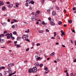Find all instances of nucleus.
<instances>
[{
  "instance_id": "nucleus-1",
  "label": "nucleus",
  "mask_w": 76,
  "mask_h": 76,
  "mask_svg": "<svg viewBox=\"0 0 76 76\" xmlns=\"http://www.w3.org/2000/svg\"><path fill=\"white\" fill-rule=\"evenodd\" d=\"M14 65V64L13 63H10L8 65V66L7 67V69H8L9 70L8 71V73L9 74L11 73H12V72L11 70V67Z\"/></svg>"
},
{
  "instance_id": "nucleus-2",
  "label": "nucleus",
  "mask_w": 76,
  "mask_h": 76,
  "mask_svg": "<svg viewBox=\"0 0 76 76\" xmlns=\"http://www.w3.org/2000/svg\"><path fill=\"white\" fill-rule=\"evenodd\" d=\"M28 35H23L22 38L24 41H26L28 42H30V40L28 39Z\"/></svg>"
},
{
  "instance_id": "nucleus-3",
  "label": "nucleus",
  "mask_w": 76,
  "mask_h": 76,
  "mask_svg": "<svg viewBox=\"0 0 76 76\" xmlns=\"http://www.w3.org/2000/svg\"><path fill=\"white\" fill-rule=\"evenodd\" d=\"M37 71V68L36 67H34L32 69V72L33 73H35Z\"/></svg>"
},
{
  "instance_id": "nucleus-4",
  "label": "nucleus",
  "mask_w": 76,
  "mask_h": 76,
  "mask_svg": "<svg viewBox=\"0 0 76 76\" xmlns=\"http://www.w3.org/2000/svg\"><path fill=\"white\" fill-rule=\"evenodd\" d=\"M5 42V41L4 40V39H0V43H1V44L3 43H4V42Z\"/></svg>"
},
{
  "instance_id": "nucleus-5",
  "label": "nucleus",
  "mask_w": 76,
  "mask_h": 76,
  "mask_svg": "<svg viewBox=\"0 0 76 76\" xmlns=\"http://www.w3.org/2000/svg\"><path fill=\"white\" fill-rule=\"evenodd\" d=\"M31 20H37V19L36 18L35 16H33L32 17H31Z\"/></svg>"
},
{
  "instance_id": "nucleus-6",
  "label": "nucleus",
  "mask_w": 76,
  "mask_h": 76,
  "mask_svg": "<svg viewBox=\"0 0 76 76\" xmlns=\"http://www.w3.org/2000/svg\"><path fill=\"white\" fill-rule=\"evenodd\" d=\"M35 58L37 60H39L40 59V57H38L37 56H35Z\"/></svg>"
},
{
  "instance_id": "nucleus-7",
  "label": "nucleus",
  "mask_w": 76,
  "mask_h": 76,
  "mask_svg": "<svg viewBox=\"0 0 76 76\" xmlns=\"http://www.w3.org/2000/svg\"><path fill=\"white\" fill-rule=\"evenodd\" d=\"M17 27V25H15L12 26V28L13 29H16Z\"/></svg>"
},
{
  "instance_id": "nucleus-8",
  "label": "nucleus",
  "mask_w": 76,
  "mask_h": 76,
  "mask_svg": "<svg viewBox=\"0 0 76 76\" xmlns=\"http://www.w3.org/2000/svg\"><path fill=\"white\" fill-rule=\"evenodd\" d=\"M10 35V34H6V35L7 36V39H9V38H10V36H9Z\"/></svg>"
},
{
  "instance_id": "nucleus-9",
  "label": "nucleus",
  "mask_w": 76,
  "mask_h": 76,
  "mask_svg": "<svg viewBox=\"0 0 76 76\" xmlns=\"http://www.w3.org/2000/svg\"><path fill=\"white\" fill-rule=\"evenodd\" d=\"M34 65L35 66H39V63H38V62H36V63H35L34 64Z\"/></svg>"
},
{
  "instance_id": "nucleus-10",
  "label": "nucleus",
  "mask_w": 76,
  "mask_h": 76,
  "mask_svg": "<svg viewBox=\"0 0 76 76\" xmlns=\"http://www.w3.org/2000/svg\"><path fill=\"white\" fill-rule=\"evenodd\" d=\"M32 72V69H31V68L29 69L28 72L30 73H31Z\"/></svg>"
},
{
  "instance_id": "nucleus-11",
  "label": "nucleus",
  "mask_w": 76,
  "mask_h": 76,
  "mask_svg": "<svg viewBox=\"0 0 76 76\" xmlns=\"http://www.w3.org/2000/svg\"><path fill=\"white\" fill-rule=\"evenodd\" d=\"M1 24H2L4 26H5L7 25V23L6 22H4V23H1Z\"/></svg>"
},
{
  "instance_id": "nucleus-12",
  "label": "nucleus",
  "mask_w": 76,
  "mask_h": 76,
  "mask_svg": "<svg viewBox=\"0 0 76 76\" xmlns=\"http://www.w3.org/2000/svg\"><path fill=\"white\" fill-rule=\"evenodd\" d=\"M52 14L53 15V16H55L56 15V12H55V11H53L52 12Z\"/></svg>"
},
{
  "instance_id": "nucleus-13",
  "label": "nucleus",
  "mask_w": 76,
  "mask_h": 76,
  "mask_svg": "<svg viewBox=\"0 0 76 76\" xmlns=\"http://www.w3.org/2000/svg\"><path fill=\"white\" fill-rule=\"evenodd\" d=\"M49 72V70L48 69H48H47L46 70V71H45V74H47V73H48Z\"/></svg>"
},
{
  "instance_id": "nucleus-14",
  "label": "nucleus",
  "mask_w": 76,
  "mask_h": 76,
  "mask_svg": "<svg viewBox=\"0 0 76 76\" xmlns=\"http://www.w3.org/2000/svg\"><path fill=\"white\" fill-rule=\"evenodd\" d=\"M13 7V4H10V5H7V7Z\"/></svg>"
},
{
  "instance_id": "nucleus-15",
  "label": "nucleus",
  "mask_w": 76,
  "mask_h": 76,
  "mask_svg": "<svg viewBox=\"0 0 76 76\" xmlns=\"http://www.w3.org/2000/svg\"><path fill=\"white\" fill-rule=\"evenodd\" d=\"M26 3L25 4V6H26V7H28L29 6V4H28V1L27 2V0L26 1Z\"/></svg>"
},
{
  "instance_id": "nucleus-16",
  "label": "nucleus",
  "mask_w": 76,
  "mask_h": 76,
  "mask_svg": "<svg viewBox=\"0 0 76 76\" xmlns=\"http://www.w3.org/2000/svg\"><path fill=\"white\" fill-rule=\"evenodd\" d=\"M55 54V52H53L50 55L51 56H54Z\"/></svg>"
},
{
  "instance_id": "nucleus-17",
  "label": "nucleus",
  "mask_w": 76,
  "mask_h": 76,
  "mask_svg": "<svg viewBox=\"0 0 76 76\" xmlns=\"http://www.w3.org/2000/svg\"><path fill=\"white\" fill-rule=\"evenodd\" d=\"M30 3L32 4H34V1L33 0H31V1H30Z\"/></svg>"
},
{
  "instance_id": "nucleus-18",
  "label": "nucleus",
  "mask_w": 76,
  "mask_h": 76,
  "mask_svg": "<svg viewBox=\"0 0 76 76\" xmlns=\"http://www.w3.org/2000/svg\"><path fill=\"white\" fill-rule=\"evenodd\" d=\"M51 25L54 26V25H55V23H54L53 22H51Z\"/></svg>"
},
{
  "instance_id": "nucleus-19",
  "label": "nucleus",
  "mask_w": 76,
  "mask_h": 76,
  "mask_svg": "<svg viewBox=\"0 0 76 76\" xmlns=\"http://www.w3.org/2000/svg\"><path fill=\"white\" fill-rule=\"evenodd\" d=\"M0 4L1 5V6H3L4 4V3L1 1H0Z\"/></svg>"
},
{
  "instance_id": "nucleus-20",
  "label": "nucleus",
  "mask_w": 76,
  "mask_h": 76,
  "mask_svg": "<svg viewBox=\"0 0 76 76\" xmlns=\"http://www.w3.org/2000/svg\"><path fill=\"white\" fill-rule=\"evenodd\" d=\"M27 2H28V4H30L31 3V0H27Z\"/></svg>"
},
{
  "instance_id": "nucleus-21",
  "label": "nucleus",
  "mask_w": 76,
  "mask_h": 76,
  "mask_svg": "<svg viewBox=\"0 0 76 76\" xmlns=\"http://www.w3.org/2000/svg\"><path fill=\"white\" fill-rule=\"evenodd\" d=\"M62 22H61V21H60L58 23V25H61V24H62Z\"/></svg>"
},
{
  "instance_id": "nucleus-22",
  "label": "nucleus",
  "mask_w": 76,
  "mask_h": 76,
  "mask_svg": "<svg viewBox=\"0 0 76 76\" xmlns=\"http://www.w3.org/2000/svg\"><path fill=\"white\" fill-rule=\"evenodd\" d=\"M5 9L6 7L5 6H4V7H2V10H5Z\"/></svg>"
},
{
  "instance_id": "nucleus-23",
  "label": "nucleus",
  "mask_w": 76,
  "mask_h": 76,
  "mask_svg": "<svg viewBox=\"0 0 76 76\" xmlns=\"http://www.w3.org/2000/svg\"><path fill=\"white\" fill-rule=\"evenodd\" d=\"M65 35V32H63V33L61 34V35L62 37L63 36V35Z\"/></svg>"
},
{
  "instance_id": "nucleus-24",
  "label": "nucleus",
  "mask_w": 76,
  "mask_h": 76,
  "mask_svg": "<svg viewBox=\"0 0 76 76\" xmlns=\"http://www.w3.org/2000/svg\"><path fill=\"white\" fill-rule=\"evenodd\" d=\"M17 33V32L16 31H15L13 32V34H14V35H16Z\"/></svg>"
},
{
  "instance_id": "nucleus-25",
  "label": "nucleus",
  "mask_w": 76,
  "mask_h": 76,
  "mask_svg": "<svg viewBox=\"0 0 76 76\" xmlns=\"http://www.w3.org/2000/svg\"><path fill=\"white\" fill-rule=\"evenodd\" d=\"M43 31L42 30H39V33H42L43 32Z\"/></svg>"
},
{
  "instance_id": "nucleus-26",
  "label": "nucleus",
  "mask_w": 76,
  "mask_h": 76,
  "mask_svg": "<svg viewBox=\"0 0 76 76\" xmlns=\"http://www.w3.org/2000/svg\"><path fill=\"white\" fill-rule=\"evenodd\" d=\"M15 4L16 7H18V5H19V3H16Z\"/></svg>"
},
{
  "instance_id": "nucleus-27",
  "label": "nucleus",
  "mask_w": 76,
  "mask_h": 76,
  "mask_svg": "<svg viewBox=\"0 0 76 76\" xmlns=\"http://www.w3.org/2000/svg\"><path fill=\"white\" fill-rule=\"evenodd\" d=\"M25 32L26 33H29V29H28L27 31H25Z\"/></svg>"
},
{
  "instance_id": "nucleus-28",
  "label": "nucleus",
  "mask_w": 76,
  "mask_h": 76,
  "mask_svg": "<svg viewBox=\"0 0 76 76\" xmlns=\"http://www.w3.org/2000/svg\"><path fill=\"white\" fill-rule=\"evenodd\" d=\"M54 22V20H53V19H51V20H50V25H51V22Z\"/></svg>"
},
{
  "instance_id": "nucleus-29",
  "label": "nucleus",
  "mask_w": 76,
  "mask_h": 76,
  "mask_svg": "<svg viewBox=\"0 0 76 76\" xmlns=\"http://www.w3.org/2000/svg\"><path fill=\"white\" fill-rule=\"evenodd\" d=\"M8 72H7V71H5V72H4V75H6V74H7Z\"/></svg>"
},
{
  "instance_id": "nucleus-30",
  "label": "nucleus",
  "mask_w": 76,
  "mask_h": 76,
  "mask_svg": "<svg viewBox=\"0 0 76 76\" xmlns=\"http://www.w3.org/2000/svg\"><path fill=\"white\" fill-rule=\"evenodd\" d=\"M12 20H13V21H14L15 22H18V20H15V19H12Z\"/></svg>"
},
{
  "instance_id": "nucleus-31",
  "label": "nucleus",
  "mask_w": 76,
  "mask_h": 76,
  "mask_svg": "<svg viewBox=\"0 0 76 76\" xmlns=\"http://www.w3.org/2000/svg\"><path fill=\"white\" fill-rule=\"evenodd\" d=\"M56 9L58 10H59V7H57V6H56Z\"/></svg>"
},
{
  "instance_id": "nucleus-32",
  "label": "nucleus",
  "mask_w": 76,
  "mask_h": 76,
  "mask_svg": "<svg viewBox=\"0 0 76 76\" xmlns=\"http://www.w3.org/2000/svg\"><path fill=\"white\" fill-rule=\"evenodd\" d=\"M54 37H56V35H57L56 34V32H54Z\"/></svg>"
},
{
  "instance_id": "nucleus-33",
  "label": "nucleus",
  "mask_w": 76,
  "mask_h": 76,
  "mask_svg": "<svg viewBox=\"0 0 76 76\" xmlns=\"http://www.w3.org/2000/svg\"><path fill=\"white\" fill-rule=\"evenodd\" d=\"M4 34H1L0 35V36H1V37H4Z\"/></svg>"
},
{
  "instance_id": "nucleus-34",
  "label": "nucleus",
  "mask_w": 76,
  "mask_h": 76,
  "mask_svg": "<svg viewBox=\"0 0 76 76\" xmlns=\"http://www.w3.org/2000/svg\"><path fill=\"white\" fill-rule=\"evenodd\" d=\"M72 22V20H69L68 21V23H71Z\"/></svg>"
},
{
  "instance_id": "nucleus-35",
  "label": "nucleus",
  "mask_w": 76,
  "mask_h": 76,
  "mask_svg": "<svg viewBox=\"0 0 76 76\" xmlns=\"http://www.w3.org/2000/svg\"><path fill=\"white\" fill-rule=\"evenodd\" d=\"M48 19L50 21V23H51V18H48Z\"/></svg>"
},
{
  "instance_id": "nucleus-36",
  "label": "nucleus",
  "mask_w": 76,
  "mask_h": 76,
  "mask_svg": "<svg viewBox=\"0 0 76 76\" xmlns=\"http://www.w3.org/2000/svg\"><path fill=\"white\" fill-rule=\"evenodd\" d=\"M2 69H5V67H4V66H2L1 67V70Z\"/></svg>"
},
{
  "instance_id": "nucleus-37",
  "label": "nucleus",
  "mask_w": 76,
  "mask_h": 76,
  "mask_svg": "<svg viewBox=\"0 0 76 76\" xmlns=\"http://www.w3.org/2000/svg\"><path fill=\"white\" fill-rule=\"evenodd\" d=\"M46 31L47 32H49V30L48 29H46Z\"/></svg>"
},
{
  "instance_id": "nucleus-38",
  "label": "nucleus",
  "mask_w": 76,
  "mask_h": 76,
  "mask_svg": "<svg viewBox=\"0 0 76 76\" xmlns=\"http://www.w3.org/2000/svg\"><path fill=\"white\" fill-rule=\"evenodd\" d=\"M20 46L21 45H17V48H18L20 47Z\"/></svg>"
},
{
  "instance_id": "nucleus-39",
  "label": "nucleus",
  "mask_w": 76,
  "mask_h": 76,
  "mask_svg": "<svg viewBox=\"0 0 76 76\" xmlns=\"http://www.w3.org/2000/svg\"><path fill=\"white\" fill-rule=\"evenodd\" d=\"M40 43H38L36 45L37 46H39V45H40Z\"/></svg>"
},
{
  "instance_id": "nucleus-40",
  "label": "nucleus",
  "mask_w": 76,
  "mask_h": 76,
  "mask_svg": "<svg viewBox=\"0 0 76 76\" xmlns=\"http://www.w3.org/2000/svg\"><path fill=\"white\" fill-rule=\"evenodd\" d=\"M35 16H36V17H38V14H36L35 13Z\"/></svg>"
},
{
  "instance_id": "nucleus-41",
  "label": "nucleus",
  "mask_w": 76,
  "mask_h": 76,
  "mask_svg": "<svg viewBox=\"0 0 76 76\" xmlns=\"http://www.w3.org/2000/svg\"><path fill=\"white\" fill-rule=\"evenodd\" d=\"M39 66L41 67H42V66H43V64H40Z\"/></svg>"
},
{
  "instance_id": "nucleus-42",
  "label": "nucleus",
  "mask_w": 76,
  "mask_h": 76,
  "mask_svg": "<svg viewBox=\"0 0 76 76\" xmlns=\"http://www.w3.org/2000/svg\"><path fill=\"white\" fill-rule=\"evenodd\" d=\"M7 33V31H4V34H6Z\"/></svg>"
},
{
  "instance_id": "nucleus-43",
  "label": "nucleus",
  "mask_w": 76,
  "mask_h": 76,
  "mask_svg": "<svg viewBox=\"0 0 76 76\" xmlns=\"http://www.w3.org/2000/svg\"><path fill=\"white\" fill-rule=\"evenodd\" d=\"M41 1L42 3H44V2H45V0H41Z\"/></svg>"
},
{
  "instance_id": "nucleus-44",
  "label": "nucleus",
  "mask_w": 76,
  "mask_h": 76,
  "mask_svg": "<svg viewBox=\"0 0 76 76\" xmlns=\"http://www.w3.org/2000/svg\"><path fill=\"white\" fill-rule=\"evenodd\" d=\"M17 39H18L19 40L21 39V38L20 37H18Z\"/></svg>"
},
{
  "instance_id": "nucleus-45",
  "label": "nucleus",
  "mask_w": 76,
  "mask_h": 76,
  "mask_svg": "<svg viewBox=\"0 0 76 76\" xmlns=\"http://www.w3.org/2000/svg\"><path fill=\"white\" fill-rule=\"evenodd\" d=\"M29 50V48H27V49H26V51H28V50Z\"/></svg>"
},
{
  "instance_id": "nucleus-46",
  "label": "nucleus",
  "mask_w": 76,
  "mask_h": 76,
  "mask_svg": "<svg viewBox=\"0 0 76 76\" xmlns=\"http://www.w3.org/2000/svg\"><path fill=\"white\" fill-rule=\"evenodd\" d=\"M10 37H11V38H12V34L11 33L10 34Z\"/></svg>"
},
{
  "instance_id": "nucleus-47",
  "label": "nucleus",
  "mask_w": 76,
  "mask_h": 76,
  "mask_svg": "<svg viewBox=\"0 0 76 76\" xmlns=\"http://www.w3.org/2000/svg\"><path fill=\"white\" fill-rule=\"evenodd\" d=\"M42 23L43 25H47V23H45L44 22H43Z\"/></svg>"
},
{
  "instance_id": "nucleus-48",
  "label": "nucleus",
  "mask_w": 76,
  "mask_h": 76,
  "mask_svg": "<svg viewBox=\"0 0 76 76\" xmlns=\"http://www.w3.org/2000/svg\"><path fill=\"white\" fill-rule=\"evenodd\" d=\"M40 12V11H37V13H38V14H39Z\"/></svg>"
},
{
  "instance_id": "nucleus-49",
  "label": "nucleus",
  "mask_w": 76,
  "mask_h": 76,
  "mask_svg": "<svg viewBox=\"0 0 76 76\" xmlns=\"http://www.w3.org/2000/svg\"><path fill=\"white\" fill-rule=\"evenodd\" d=\"M16 72V71H15V72H14V73H12V75H14V74H15V73Z\"/></svg>"
},
{
  "instance_id": "nucleus-50",
  "label": "nucleus",
  "mask_w": 76,
  "mask_h": 76,
  "mask_svg": "<svg viewBox=\"0 0 76 76\" xmlns=\"http://www.w3.org/2000/svg\"><path fill=\"white\" fill-rule=\"evenodd\" d=\"M12 39H15L14 37L12 36V38H11Z\"/></svg>"
},
{
  "instance_id": "nucleus-51",
  "label": "nucleus",
  "mask_w": 76,
  "mask_h": 76,
  "mask_svg": "<svg viewBox=\"0 0 76 76\" xmlns=\"http://www.w3.org/2000/svg\"><path fill=\"white\" fill-rule=\"evenodd\" d=\"M29 10H32V7H30L29 8Z\"/></svg>"
},
{
  "instance_id": "nucleus-52",
  "label": "nucleus",
  "mask_w": 76,
  "mask_h": 76,
  "mask_svg": "<svg viewBox=\"0 0 76 76\" xmlns=\"http://www.w3.org/2000/svg\"><path fill=\"white\" fill-rule=\"evenodd\" d=\"M47 69H48V67H45L44 68V70H45L46 71L47 70Z\"/></svg>"
},
{
  "instance_id": "nucleus-53",
  "label": "nucleus",
  "mask_w": 76,
  "mask_h": 76,
  "mask_svg": "<svg viewBox=\"0 0 76 76\" xmlns=\"http://www.w3.org/2000/svg\"><path fill=\"white\" fill-rule=\"evenodd\" d=\"M66 75L67 76H69V73H68V72H66Z\"/></svg>"
},
{
  "instance_id": "nucleus-54",
  "label": "nucleus",
  "mask_w": 76,
  "mask_h": 76,
  "mask_svg": "<svg viewBox=\"0 0 76 76\" xmlns=\"http://www.w3.org/2000/svg\"><path fill=\"white\" fill-rule=\"evenodd\" d=\"M76 9L75 8V7H73V9H72V10H75Z\"/></svg>"
},
{
  "instance_id": "nucleus-55",
  "label": "nucleus",
  "mask_w": 76,
  "mask_h": 76,
  "mask_svg": "<svg viewBox=\"0 0 76 76\" xmlns=\"http://www.w3.org/2000/svg\"><path fill=\"white\" fill-rule=\"evenodd\" d=\"M32 14V15H35V13H31Z\"/></svg>"
},
{
  "instance_id": "nucleus-56",
  "label": "nucleus",
  "mask_w": 76,
  "mask_h": 76,
  "mask_svg": "<svg viewBox=\"0 0 76 76\" xmlns=\"http://www.w3.org/2000/svg\"><path fill=\"white\" fill-rule=\"evenodd\" d=\"M34 45H35L34 42H32V45H33V46H34Z\"/></svg>"
},
{
  "instance_id": "nucleus-57",
  "label": "nucleus",
  "mask_w": 76,
  "mask_h": 76,
  "mask_svg": "<svg viewBox=\"0 0 76 76\" xmlns=\"http://www.w3.org/2000/svg\"><path fill=\"white\" fill-rule=\"evenodd\" d=\"M10 42H11V41H7V42L8 43V44H9V43H10Z\"/></svg>"
},
{
  "instance_id": "nucleus-58",
  "label": "nucleus",
  "mask_w": 76,
  "mask_h": 76,
  "mask_svg": "<svg viewBox=\"0 0 76 76\" xmlns=\"http://www.w3.org/2000/svg\"><path fill=\"white\" fill-rule=\"evenodd\" d=\"M12 75V73L10 74L8 76H11Z\"/></svg>"
},
{
  "instance_id": "nucleus-59",
  "label": "nucleus",
  "mask_w": 76,
  "mask_h": 76,
  "mask_svg": "<svg viewBox=\"0 0 76 76\" xmlns=\"http://www.w3.org/2000/svg\"><path fill=\"white\" fill-rule=\"evenodd\" d=\"M47 12H48L49 13H50V10H48Z\"/></svg>"
},
{
  "instance_id": "nucleus-60",
  "label": "nucleus",
  "mask_w": 76,
  "mask_h": 76,
  "mask_svg": "<svg viewBox=\"0 0 76 76\" xmlns=\"http://www.w3.org/2000/svg\"><path fill=\"white\" fill-rule=\"evenodd\" d=\"M51 38V39H55V37H52Z\"/></svg>"
},
{
  "instance_id": "nucleus-61",
  "label": "nucleus",
  "mask_w": 76,
  "mask_h": 76,
  "mask_svg": "<svg viewBox=\"0 0 76 76\" xmlns=\"http://www.w3.org/2000/svg\"><path fill=\"white\" fill-rule=\"evenodd\" d=\"M75 60H74V62H76V58H75Z\"/></svg>"
},
{
  "instance_id": "nucleus-62",
  "label": "nucleus",
  "mask_w": 76,
  "mask_h": 76,
  "mask_svg": "<svg viewBox=\"0 0 76 76\" xmlns=\"http://www.w3.org/2000/svg\"><path fill=\"white\" fill-rule=\"evenodd\" d=\"M7 21H8V22H10V19H8L7 20Z\"/></svg>"
},
{
  "instance_id": "nucleus-63",
  "label": "nucleus",
  "mask_w": 76,
  "mask_h": 76,
  "mask_svg": "<svg viewBox=\"0 0 76 76\" xmlns=\"http://www.w3.org/2000/svg\"><path fill=\"white\" fill-rule=\"evenodd\" d=\"M24 23H26V25H27V24H28V23H27V22H24Z\"/></svg>"
},
{
  "instance_id": "nucleus-64",
  "label": "nucleus",
  "mask_w": 76,
  "mask_h": 76,
  "mask_svg": "<svg viewBox=\"0 0 76 76\" xmlns=\"http://www.w3.org/2000/svg\"><path fill=\"white\" fill-rule=\"evenodd\" d=\"M75 45L76 46V41H75Z\"/></svg>"
}]
</instances>
